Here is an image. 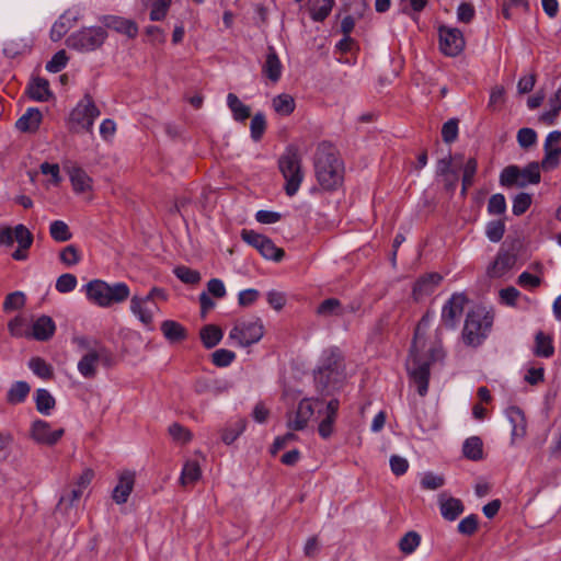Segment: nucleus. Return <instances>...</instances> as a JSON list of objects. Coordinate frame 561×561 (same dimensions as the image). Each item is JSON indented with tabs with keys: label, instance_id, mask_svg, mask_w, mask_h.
<instances>
[{
	"label": "nucleus",
	"instance_id": "f257e3e1",
	"mask_svg": "<svg viewBox=\"0 0 561 561\" xmlns=\"http://www.w3.org/2000/svg\"><path fill=\"white\" fill-rule=\"evenodd\" d=\"M433 318V316L426 313L416 325L413 343L405 363L410 380L416 386L421 397H424L428 390L431 364L444 356L440 345L428 342L426 337Z\"/></svg>",
	"mask_w": 561,
	"mask_h": 561
},
{
	"label": "nucleus",
	"instance_id": "f03ea898",
	"mask_svg": "<svg viewBox=\"0 0 561 561\" xmlns=\"http://www.w3.org/2000/svg\"><path fill=\"white\" fill-rule=\"evenodd\" d=\"M345 379V367L341 352L330 348L322 353L314 380L321 391L335 389Z\"/></svg>",
	"mask_w": 561,
	"mask_h": 561
},
{
	"label": "nucleus",
	"instance_id": "7ed1b4c3",
	"mask_svg": "<svg viewBox=\"0 0 561 561\" xmlns=\"http://www.w3.org/2000/svg\"><path fill=\"white\" fill-rule=\"evenodd\" d=\"M88 300L101 308L123 304L130 296V289L126 283L116 282L108 284L101 279H93L83 286Z\"/></svg>",
	"mask_w": 561,
	"mask_h": 561
},
{
	"label": "nucleus",
	"instance_id": "20e7f679",
	"mask_svg": "<svg viewBox=\"0 0 561 561\" xmlns=\"http://www.w3.org/2000/svg\"><path fill=\"white\" fill-rule=\"evenodd\" d=\"M493 324V314L483 306L473 307L466 317L462 329L463 343L477 347L488 337Z\"/></svg>",
	"mask_w": 561,
	"mask_h": 561
},
{
	"label": "nucleus",
	"instance_id": "39448f33",
	"mask_svg": "<svg viewBox=\"0 0 561 561\" xmlns=\"http://www.w3.org/2000/svg\"><path fill=\"white\" fill-rule=\"evenodd\" d=\"M316 176L323 190H335L343 182V164L332 151L321 148L316 158Z\"/></svg>",
	"mask_w": 561,
	"mask_h": 561
},
{
	"label": "nucleus",
	"instance_id": "423d86ee",
	"mask_svg": "<svg viewBox=\"0 0 561 561\" xmlns=\"http://www.w3.org/2000/svg\"><path fill=\"white\" fill-rule=\"evenodd\" d=\"M279 171L285 180V192L288 196H294L304 180L301 169V156L297 148L287 147L278 160Z\"/></svg>",
	"mask_w": 561,
	"mask_h": 561
},
{
	"label": "nucleus",
	"instance_id": "0eeeda50",
	"mask_svg": "<svg viewBox=\"0 0 561 561\" xmlns=\"http://www.w3.org/2000/svg\"><path fill=\"white\" fill-rule=\"evenodd\" d=\"M264 332V325L260 318L239 319L233 323L228 334V341L232 346L248 347L260 342Z\"/></svg>",
	"mask_w": 561,
	"mask_h": 561
},
{
	"label": "nucleus",
	"instance_id": "6e6552de",
	"mask_svg": "<svg viewBox=\"0 0 561 561\" xmlns=\"http://www.w3.org/2000/svg\"><path fill=\"white\" fill-rule=\"evenodd\" d=\"M100 111L89 95H84L72 108L68 117L69 129L73 133L92 131Z\"/></svg>",
	"mask_w": 561,
	"mask_h": 561
},
{
	"label": "nucleus",
	"instance_id": "1a4fd4ad",
	"mask_svg": "<svg viewBox=\"0 0 561 561\" xmlns=\"http://www.w3.org/2000/svg\"><path fill=\"white\" fill-rule=\"evenodd\" d=\"M105 38L106 33L102 27H85L71 34L66 43L72 49L90 51L100 47Z\"/></svg>",
	"mask_w": 561,
	"mask_h": 561
},
{
	"label": "nucleus",
	"instance_id": "9d476101",
	"mask_svg": "<svg viewBox=\"0 0 561 561\" xmlns=\"http://www.w3.org/2000/svg\"><path fill=\"white\" fill-rule=\"evenodd\" d=\"M65 434L62 427H53L48 422L37 419L31 423L30 437L31 439L44 446L56 445Z\"/></svg>",
	"mask_w": 561,
	"mask_h": 561
},
{
	"label": "nucleus",
	"instance_id": "9b49d317",
	"mask_svg": "<svg viewBox=\"0 0 561 561\" xmlns=\"http://www.w3.org/2000/svg\"><path fill=\"white\" fill-rule=\"evenodd\" d=\"M320 404L319 399L305 398L300 400L296 410L287 413L286 425L291 431H302Z\"/></svg>",
	"mask_w": 561,
	"mask_h": 561
},
{
	"label": "nucleus",
	"instance_id": "f8f14e48",
	"mask_svg": "<svg viewBox=\"0 0 561 561\" xmlns=\"http://www.w3.org/2000/svg\"><path fill=\"white\" fill-rule=\"evenodd\" d=\"M79 491L65 490L55 508V517L65 524L72 525L78 518Z\"/></svg>",
	"mask_w": 561,
	"mask_h": 561
},
{
	"label": "nucleus",
	"instance_id": "ddd939ff",
	"mask_svg": "<svg viewBox=\"0 0 561 561\" xmlns=\"http://www.w3.org/2000/svg\"><path fill=\"white\" fill-rule=\"evenodd\" d=\"M129 310L144 325L149 327L159 308L156 301H151L147 296L134 295L130 298Z\"/></svg>",
	"mask_w": 561,
	"mask_h": 561
},
{
	"label": "nucleus",
	"instance_id": "4468645a",
	"mask_svg": "<svg viewBox=\"0 0 561 561\" xmlns=\"http://www.w3.org/2000/svg\"><path fill=\"white\" fill-rule=\"evenodd\" d=\"M545 157L539 164L543 170L550 171L557 168L561 158V131L553 130L548 134L545 145Z\"/></svg>",
	"mask_w": 561,
	"mask_h": 561
},
{
	"label": "nucleus",
	"instance_id": "2eb2a0df",
	"mask_svg": "<svg viewBox=\"0 0 561 561\" xmlns=\"http://www.w3.org/2000/svg\"><path fill=\"white\" fill-rule=\"evenodd\" d=\"M439 44L445 55L457 56L463 49L465 39L458 28L442 26L439 28Z\"/></svg>",
	"mask_w": 561,
	"mask_h": 561
},
{
	"label": "nucleus",
	"instance_id": "dca6fc26",
	"mask_svg": "<svg viewBox=\"0 0 561 561\" xmlns=\"http://www.w3.org/2000/svg\"><path fill=\"white\" fill-rule=\"evenodd\" d=\"M467 298L463 294H453L442 310V322L448 328H455L462 314Z\"/></svg>",
	"mask_w": 561,
	"mask_h": 561
},
{
	"label": "nucleus",
	"instance_id": "f3484780",
	"mask_svg": "<svg viewBox=\"0 0 561 561\" xmlns=\"http://www.w3.org/2000/svg\"><path fill=\"white\" fill-rule=\"evenodd\" d=\"M103 348H89L78 362L77 368L80 375L87 379L94 378L98 373L99 365L104 358Z\"/></svg>",
	"mask_w": 561,
	"mask_h": 561
},
{
	"label": "nucleus",
	"instance_id": "a211bd4d",
	"mask_svg": "<svg viewBox=\"0 0 561 561\" xmlns=\"http://www.w3.org/2000/svg\"><path fill=\"white\" fill-rule=\"evenodd\" d=\"M81 18V10L79 8H71L67 10L59 19L53 24L50 30V38L54 42L60 41L64 35L75 26Z\"/></svg>",
	"mask_w": 561,
	"mask_h": 561
},
{
	"label": "nucleus",
	"instance_id": "6ab92c4d",
	"mask_svg": "<svg viewBox=\"0 0 561 561\" xmlns=\"http://www.w3.org/2000/svg\"><path fill=\"white\" fill-rule=\"evenodd\" d=\"M505 415L512 426L511 444L515 445L522 440L527 434V423L524 412L517 407H510L505 411Z\"/></svg>",
	"mask_w": 561,
	"mask_h": 561
},
{
	"label": "nucleus",
	"instance_id": "aec40b11",
	"mask_svg": "<svg viewBox=\"0 0 561 561\" xmlns=\"http://www.w3.org/2000/svg\"><path fill=\"white\" fill-rule=\"evenodd\" d=\"M135 484V473L131 471H124L118 477V482L113 490L112 499L116 504H124L127 502Z\"/></svg>",
	"mask_w": 561,
	"mask_h": 561
},
{
	"label": "nucleus",
	"instance_id": "412c9836",
	"mask_svg": "<svg viewBox=\"0 0 561 561\" xmlns=\"http://www.w3.org/2000/svg\"><path fill=\"white\" fill-rule=\"evenodd\" d=\"M14 241L18 242L19 248L12 253V257L15 261H25L28 257L27 250L33 243L31 231L23 225L15 226Z\"/></svg>",
	"mask_w": 561,
	"mask_h": 561
},
{
	"label": "nucleus",
	"instance_id": "4be33fe9",
	"mask_svg": "<svg viewBox=\"0 0 561 561\" xmlns=\"http://www.w3.org/2000/svg\"><path fill=\"white\" fill-rule=\"evenodd\" d=\"M438 505L443 518L450 522L455 520L463 512L461 501L447 493H440L438 495Z\"/></svg>",
	"mask_w": 561,
	"mask_h": 561
},
{
	"label": "nucleus",
	"instance_id": "5701e85b",
	"mask_svg": "<svg viewBox=\"0 0 561 561\" xmlns=\"http://www.w3.org/2000/svg\"><path fill=\"white\" fill-rule=\"evenodd\" d=\"M339 405L340 403L336 399H332L327 403L324 417L318 426L319 435L324 439L333 434Z\"/></svg>",
	"mask_w": 561,
	"mask_h": 561
},
{
	"label": "nucleus",
	"instance_id": "b1692460",
	"mask_svg": "<svg viewBox=\"0 0 561 561\" xmlns=\"http://www.w3.org/2000/svg\"><path fill=\"white\" fill-rule=\"evenodd\" d=\"M515 256L506 251H500L494 262L488 267V275L493 278L504 276L515 264Z\"/></svg>",
	"mask_w": 561,
	"mask_h": 561
},
{
	"label": "nucleus",
	"instance_id": "393cba45",
	"mask_svg": "<svg viewBox=\"0 0 561 561\" xmlns=\"http://www.w3.org/2000/svg\"><path fill=\"white\" fill-rule=\"evenodd\" d=\"M56 331V325L53 319L48 316H42L36 319L30 330V337L37 341L49 340Z\"/></svg>",
	"mask_w": 561,
	"mask_h": 561
},
{
	"label": "nucleus",
	"instance_id": "a878e982",
	"mask_svg": "<svg viewBox=\"0 0 561 561\" xmlns=\"http://www.w3.org/2000/svg\"><path fill=\"white\" fill-rule=\"evenodd\" d=\"M42 113L35 107H30L16 121L15 127L23 133H34L38 129L42 122Z\"/></svg>",
	"mask_w": 561,
	"mask_h": 561
},
{
	"label": "nucleus",
	"instance_id": "bb28decb",
	"mask_svg": "<svg viewBox=\"0 0 561 561\" xmlns=\"http://www.w3.org/2000/svg\"><path fill=\"white\" fill-rule=\"evenodd\" d=\"M440 279V276L435 273L420 277L413 287L414 299L421 300L423 297L433 293Z\"/></svg>",
	"mask_w": 561,
	"mask_h": 561
},
{
	"label": "nucleus",
	"instance_id": "cd10ccee",
	"mask_svg": "<svg viewBox=\"0 0 561 561\" xmlns=\"http://www.w3.org/2000/svg\"><path fill=\"white\" fill-rule=\"evenodd\" d=\"M103 22L106 27H110L119 33H123V34L127 35L128 37H135L138 33L137 25L133 21L126 20L124 18L111 15V16L104 18Z\"/></svg>",
	"mask_w": 561,
	"mask_h": 561
},
{
	"label": "nucleus",
	"instance_id": "c85d7f7f",
	"mask_svg": "<svg viewBox=\"0 0 561 561\" xmlns=\"http://www.w3.org/2000/svg\"><path fill=\"white\" fill-rule=\"evenodd\" d=\"M69 178L76 193L81 194L92 190V179L84 170L72 168L69 171Z\"/></svg>",
	"mask_w": 561,
	"mask_h": 561
},
{
	"label": "nucleus",
	"instance_id": "c756f323",
	"mask_svg": "<svg viewBox=\"0 0 561 561\" xmlns=\"http://www.w3.org/2000/svg\"><path fill=\"white\" fill-rule=\"evenodd\" d=\"M282 62L276 51L274 50V48L270 47L268 53L266 55V60L263 66L264 75L273 82H276L279 80L282 76Z\"/></svg>",
	"mask_w": 561,
	"mask_h": 561
},
{
	"label": "nucleus",
	"instance_id": "7c9ffc66",
	"mask_svg": "<svg viewBox=\"0 0 561 561\" xmlns=\"http://www.w3.org/2000/svg\"><path fill=\"white\" fill-rule=\"evenodd\" d=\"M227 105L237 122H244L251 115V108L244 104L234 93H228Z\"/></svg>",
	"mask_w": 561,
	"mask_h": 561
},
{
	"label": "nucleus",
	"instance_id": "2f4dec72",
	"mask_svg": "<svg viewBox=\"0 0 561 561\" xmlns=\"http://www.w3.org/2000/svg\"><path fill=\"white\" fill-rule=\"evenodd\" d=\"M163 336L171 343L183 341L186 337V329L176 321L165 320L161 323Z\"/></svg>",
	"mask_w": 561,
	"mask_h": 561
},
{
	"label": "nucleus",
	"instance_id": "473e14b6",
	"mask_svg": "<svg viewBox=\"0 0 561 561\" xmlns=\"http://www.w3.org/2000/svg\"><path fill=\"white\" fill-rule=\"evenodd\" d=\"M272 108L279 116H289L296 108L295 99L288 93H280L272 99Z\"/></svg>",
	"mask_w": 561,
	"mask_h": 561
},
{
	"label": "nucleus",
	"instance_id": "72a5a7b5",
	"mask_svg": "<svg viewBox=\"0 0 561 561\" xmlns=\"http://www.w3.org/2000/svg\"><path fill=\"white\" fill-rule=\"evenodd\" d=\"M30 96L38 102H45L50 96L49 83L46 79L35 78L27 88Z\"/></svg>",
	"mask_w": 561,
	"mask_h": 561
},
{
	"label": "nucleus",
	"instance_id": "f704fd0d",
	"mask_svg": "<svg viewBox=\"0 0 561 561\" xmlns=\"http://www.w3.org/2000/svg\"><path fill=\"white\" fill-rule=\"evenodd\" d=\"M199 336L206 348H213L221 341L222 330L215 324H207L201 329Z\"/></svg>",
	"mask_w": 561,
	"mask_h": 561
},
{
	"label": "nucleus",
	"instance_id": "c9c22d12",
	"mask_svg": "<svg viewBox=\"0 0 561 561\" xmlns=\"http://www.w3.org/2000/svg\"><path fill=\"white\" fill-rule=\"evenodd\" d=\"M30 392V386L25 381H15L7 393V400L11 404L23 402Z\"/></svg>",
	"mask_w": 561,
	"mask_h": 561
},
{
	"label": "nucleus",
	"instance_id": "e433bc0d",
	"mask_svg": "<svg viewBox=\"0 0 561 561\" xmlns=\"http://www.w3.org/2000/svg\"><path fill=\"white\" fill-rule=\"evenodd\" d=\"M540 182V165L538 162H531L524 169H520L519 187Z\"/></svg>",
	"mask_w": 561,
	"mask_h": 561
},
{
	"label": "nucleus",
	"instance_id": "4c0bfd02",
	"mask_svg": "<svg viewBox=\"0 0 561 561\" xmlns=\"http://www.w3.org/2000/svg\"><path fill=\"white\" fill-rule=\"evenodd\" d=\"M36 409L44 415H49L55 407V399L46 389H38L35 397Z\"/></svg>",
	"mask_w": 561,
	"mask_h": 561
},
{
	"label": "nucleus",
	"instance_id": "58836bf2",
	"mask_svg": "<svg viewBox=\"0 0 561 561\" xmlns=\"http://www.w3.org/2000/svg\"><path fill=\"white\" fill-rule=\"evenodd\" d=\"M202 476L201 467L198 462L188 460L184 463L180 481L183 485H187L196 482Z\"/></svg>",
	"mask_w": 561,
	"mask_h": 561
},
{
	"label": "nucleus",
	"instance_id": "ea45409f",
	"mask_svg": "<svg viewBox=\"0 0 561 561\" xmlns=\"http://www.w3.org/2000/svg\"><path fill=\"white\" fill-rule=\"evenodd\" d=\"M247 427L245 420H238L231 424H229L221 434V439L225 444H232L244 431Z\"/></svg>",
	"mask_w": 561,
	"mask_h": 561
},
{
	"label": "nucleus",
	"instance_id": "a19ab883",
	"mask_svg": "<svg viewBox=\"0 0 561 561\" xmlns=\"http://www.w3.org/2000/svg\"><path fill=\"white\" fill-rule=\"evenodd\" d=\"M463 455L471 460H479L482 458V440L472 436L465 440L462 446Z\"/></svg>",
	"mask_w": 561,
	"mask_h": 561
},
{
	"label": "nucleus",
	"instance_id": "79ce46f5",
	"mask_svg": "<svg viewBox=\"0 0 561 561\" xmlns=\"http://www.w3.org/2000/svg\"><path fill=\"white\" fill-rule=\"evenodd\" d=\"M28 368L42 379H50L54 374L53 367L41 357L31 358Z\"/></svg>",
	"mask_w": 561,
	"mask_h": 561
},
{
	"label": "nucleus",
	"instance_id": "37998d69",
	"mask_svg": "<svg viewBox=\"0 0 561 561\" xmlns=\"http://www.w3.org/2000/svg\"><path fill=\"white\" fill-rule=\"evenodd\" d=\"M49 233L57 242H65L71 239L68 225L62 220H55L50 224Z\"/></svg>",
	"mask_w": 561,
	"mask_h": 561
},
{
	"label": "nucleus",
	"instance_id": "c03bdc74",
	"mask_svg": "<svg viewBox=\"0 0 561 561\" xmlns=\"http://www.w3.org/2000/svg\"><path fill=\"white\" fill-rule=\"evenodd\" d=\"M9 332L14 337L26 336L30 337V330L27 320L24 317L18 316L8 323Z\"/></svg>",
	"mask_w": 561,
	"mask_h": 561
},
{
	"label": "nucleus",
	"instance_id": "a18cd8bd",
	"mask_svg": "<svg viewBox=\"0 0 561 561\" xmlns=\"http://www.w3.org/2000/svg\"><path fill=\"white\" fill-rule=\"evenodd\" d=\"M421 543V536L416 531L407 533L399 542L400 550L405 554L414 552Z\"/></svg>",
	"mask_w": 561,
	"mask_h": 561
},
{
	"label": "nucleus",
	"instance_id": "49530a36",
	"mask_svg": "<svg viewBox=\"0 0 561 561\" xmlns=\"http://www.w3.org/2000/svg\"><path fill=\"white\" fill-rule=\"evenodd\" d=\"M265 259L273 261H280L284 256V251L280 248H277L273 241L268 238L264 240L257 250Z\"/></svg>",
	"mask_w": 561,
	"mask_h": 561
},
{
	"label": "nucleus",
	"instance_id": "de8ad7c7",
	"mask_svg": "<svg viewBox=\"0 0 561 561\" xmlns=\"http://www.w3.org/2000/svg\"><path fill=\"white\" fill-rule=\"evenodd\" d=\"M266 129V119L263 113H256L250 123L251 138L255 141L260 140Z\"/></svg>",
	"mask_w": 561,
	"mask_h": 561
},
{
	"label": "nucleus",
	"instance_id": "09e8293b",
	"mask_svg": "<svg viewBox=\"0 0 561 561\" xmlns=\"http://www.w3.org/2000/svg\"><path fill=\"white\" fill-rule=\"evenodd\" d=\"M500 182L502 185H517L519 186L520 182V169L516 165H510L505 168L501 175H500Z\"/></svg>",
	"mask_w": 561,
	"mask_h": 561
},
{
	"label": "nucleus",
	"instance_id": "8fccbe9b",
	"mask_svg": "<svg viewBox=\"0 0 561 561\" xmlns=\"http://www.w3.org/2000/svg\"><path fill=\"white\" fill-rule=\"evenodd\" d=\"M78 285V279L73 274H62L56 280V290L60 294L72 291Z\"/></svg>",
	"mask_w": 561,
	"mask_h": 561
},
{
	"label": "nucleus",
	"instance_id": "3c124183",
	"mask_svg": "<svg viewBox=\"0 0 561 561\" xmlns=\"http://www.w3.org/2000/svg\"><path fill=\"white\" fill-rule=\"evenodd\" d=\"M60 261L67 266H73L81 261V253L73 244L67 245L59 254Z\"/></svg>",
	"mask_w": 561,
	"mask_h": 561
},
{
	"label": "nucleus",
	"instance_id": "603ef678",
	"mask_svg": "<svg viewBox=\"0 0 561 561\" xmlns=\"http://www.w3.org/2000/svg\"><path fill=\"white\" fill-rule=\"evenodd\" d=\"M211 359L215 366L227 367L236 359V354L230 350L219 348L211 354Z\"/></svg>",
	"mask_w": 561,
	"mask_h": 561
},
{
	"label": "nucleus",
	"instance_id": "864d4df0",
	"mask_svg": "<svg viewBox=\"0 0 561 561\" xmlns=\"http://www.w3.org/2000/svg\"><path fill=\"white\" fill-rule=\"evenodd\" d=\"M535 352L537 355L542 357H549L553 354V346L551 344V340L549 336L543 333H538L536 335V348Z\"/></svg>",
	"mask_w": 561,
	"mask_h": 561
},
{
	"label": "nucleus",
	"instance_id": "5fc2aeb1",
	"mask_svg": "<svg viewBox=\"0 0 561 561\" xmlns=\"http://www.w3.org/2000/svg\"><path fill=\"white\" fill-rule=\"evenodd\" d=\"M333 0H319L311 9V18L314 21L324 20L331 12Z\"/></svg>",
	"mask_w": 561,
	"mask_h": 561
},
{
	"label": "nucleus",
	"instance_id": "6e6d98bb",
	"mask_svg": "<svg viewBox=\"0 0 561 561\" xmlns=\"http://www.w3.org/2000/svg\"><path fill=\"white\" fill-rule=\"evenodd\" d=\"M169 434L173 440L180 444H186L192 439L190 431L179 423H173L169 426Z\"/></svg>",
	"mask_w": 561,
	"mask_h": 561
},
{
	"label": "nucleus",
	"instance_id": "4d7b16f0",
	"mask_svg": "<svg viewBox=\"0 0 561 561\" xmlns=\"http://www.w3.org/2000/svg\"><path fill=\"white\" fill-rule=\"evenodd\" d=\"M444 484V477L433 472H425L421 478V486L425 490H437Z\"/></svg>",
	"mask_w": 561,
	"mask_h": 561
},
{
	"label": "nucleus",
	"instance_id": "13d9d810",
	"mask_svg": "<svg viewBox=\"0 0 561 561\" xmlns=\"http://www.w3.org/2000/svg\"><path fill=\"white\" fill-rule=\"evenodd\" d=\"M437 173L445 178V182L449 186H454L457 174L451 170V164L449 159H442L437 163Z\"/></svg>",
	"mask_w": 561,
	"mask_h": 561
},
{
	"label": "nucleus",
	"instance_id": "bf43d9fd",
	"mask_svg": "<svg viewBox=\"0 0 561 561\" xmlns=\"http://www.w3.org/2000/svg\"><path fill=\"white\" fill-rule=\"evenodd\" d=\"M25 304V295L22 291H14L7 296L3 302L5 311H13L21 309Z\"/></svg>",
	"mask_w": 561,
	"mask_h": 561
},
{
	"label": "nucleus",
	"instance_id": "052dcab7",
	"mask_svg": "<svg viewBox=\"0 0 561 561\" xmlns=\"http://www.w3.org/2000/svg\"><path fill=\"white\" fill-rule=\"evenodd\" d=\"M68 61L65 50L57 51L53 58L46 64V70L51 73H57L62 70Z\"/></svg>",
	"mask_w": 561,
	"mask_h": 561
},
{
	"label": "nucleus",
	"instance_id": "680f3d73",
	"mask_svg": "<svg viewBox=\"0 0 561 561\" xmlns=\"http://www.w3.org/2000/svg\"><path fill=\"white\" fill-rule=\"evenodd\" d=\"M531 204V196L527 193H519L513 199V214L516 216L523 215Z\"/></svg>",
	"mask_w": 561,
	"mask_h": 561
},
{
	"label": "nucleus",
	"instance_id": "e2e57ef3",
	"mask_svg": "<svg viewBox=\"0 0 561 561\" xmlns=\"http://www.w3.org/2000/svg\"><path fill=\"white\" fill-rule=\"evenodd\" d=\"M174 274L179 279L186 284H196L201 279V275L197 271L188 268L186 266H178L174 270Z\"/></svg>",
	"mask_w": 561,
	"mask_h": 561
},
{
	"label": "nucleus",
	"instance_id": "0e129e2a",
	"mask_svg": "<svg viewBox=\"0 0 561 561\" xmlns=\"http://www.w3.org/2000/svg\"><path fill=\"white\" fill-rule=\"evenodd\" d=\"M317 312L318 314L324 317L339 314L341 312V304L335 298H329L321 302L317 309Z\"/></svg>",
	"mask_w": 561,
	"mask_h": 561
},
{
	"label": "nucleus",
	"instance_id": "69168bd1",
	"mask_svg": "<svg viewBox=\"0 0 561 561\" xmlns=\"http://www.w3.org/2000/svg\"><path fill=\"white\" fill-rule=\"evenodd\" d=\"M505 231V226L501 220L490 221L486 226V237L492 242H499Z\"/></svg>",
	"mask_w": 561,
	"mask_h": 561
},
{
	"label": "nucleus",
	"instance_id": "338daca9",
	"mask_svg": "<svg viewBox=\"0 0 561 561\" xmlns=\"http://www.w3.org/2000/svg\"><path fill=\"white\" fill-rule=\"evenodd\" d=\"M499 296L502 304L515 307L522 295L515 287H506L500 290Z\"/></svg>",
	"mask_w": 561,
	"mask_h": 561
},
{
	"label": "nucleus",
	"instance_id": "774afa93",
	"mask_svg": "<svg viewBox=\"0 0 561 561\" xmlns=\"http://www.w3.org/2000/svg\"><path fill=\"white\" fill-rule=\"evenodd\" d=\"M506 209V201L503 194H494L488 203V211L491 215H501Z\"/></svg>",
	"mask_w": 561,
	"mask_h": 561
}]
</instances>
